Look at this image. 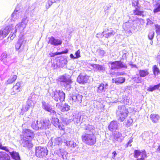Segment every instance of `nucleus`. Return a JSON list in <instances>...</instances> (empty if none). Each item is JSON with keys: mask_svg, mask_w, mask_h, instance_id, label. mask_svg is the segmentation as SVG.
<instances>
[{"mask_svg": "<svg viewBox=\"0 0 160 160\" xmlns=\"http://www.w3.org/2000/svg\"><path fill=\"white\" fill-rule=\"evenodd\" d=\"M62 122L64 124L67 125L70 122V120L66 118H63L62 119Z\"/></svg>", "mask_w": 160, "mask_h": 160, "instance_id": "13d9d810", "label": "nucleus"}, {"mask_svg": "<svg viewBox=\"0 0 160 160\" xmlns=\"http://www.w3.org/2000/svg\"><path fill=\"white\" fill-rule=\"evenodd\" d=\"M160 12V1H158L154 6L153 10L154 13H156Z\"/></svg>", "mask_w": 160, "mask_h": 160, "instance_id": "473e14b6", "label": "nucleus"}, {"mask_svg": "<svg viewBox=\"0 0 160 160\" xmlns=\"http://www.w3.org/2000/svg\"><path fill=\"white\" fill-rule=\"evenodd\" d=\"M108 85L107 83L105 85L103 83L101 84L98 88L97 92L99 93L105 92L108 88Z\"/></svg>", "mask_w": 160, "mask_h": 160, "instance_id": "4be33fe9", "label": "nucleus"}, {"mask_svg": "<svg viewBox=\"0 0 160 160\" xmlns=\"http://www.w3.org/2000/svg\"><path fill=\"white\" fill-rule=\"evenodd\" d=\"M81 113H79L76 115L73 119L74 123L77 124H81L82 121L81 119Z\"/></svg>", "mask_w": 160, "mask_h": 160, "instance_id": "b1692460", "label": "nucleus"}, {"mask_svg": "<svg viewBox=\"0 0 160 160\" xmlns=\"http://www.w3.org/2000/svg\"><path fill=\"white\" fill-rule=\"evenodd\" d=\"M32 102V101H27L26 105L23 107V109L25 111H27L33 105L34 103Z\"/></svg>", "mask_w": 160, "mask_h": 160, "instance_id": "c85d7f7f", "label": "nucleus"}, {"mask_svg": "<svg viewBox=\"0 0 160 160\" xmlns=\"http://www.w3.org/2000/svg\"><path fill=\"white\" fill-rule=\"evenodd\" d=\"M60 0H48V2L46 5V7L47 9L49 8L52 4L56 2L57 1H60Z\"/></svg>", "mask_w": 160, "mask_h": 160, "instance_id": "a19ab883", "label": "nucleus"}, {"mask_svg": "<svg viewBox=\"0 0 160 160\" xmlns=\"http://www.w3.org/2000/svg\"><path fill=\"white\" fill-rule=\"evenodd\" d=\"M52 115L51 121L48 119H43L37 120L36 122L35 121L32 122L31 124L32 128L36 131L42 130L43 132L40 133V135H44L45 134L46 135V130L50 127L51 123L56 127H58L60 128L61 123L59 122V120L56 117H54V115ZM54 116H55V115Z\"/></svg>", "mask_w": 160, "mask_h": 160, "instance_id": "f257e3e1", "label": "nucleus"}, {"mask_svg": "<svg viewBox=\"0 0 160 160\" xmlns=\"http://www.w3.org/2000/svg\"><path fill=\"white\" fill-rule=\"evenodd\" d=\"M48 151L46 147L38 146L35 148V155L39 158H45L48 155Z\"/></svg>", "mask_w": 160, "mask_h": 160, "instance_id": "423d86ee", "label": "nucleus"}, {"mask_svg": "<svg viewBox=\"0 0 160 160\" xmlns=\"http://www.w3.org/2000/svg\"><path fill=\"white\" fill-rule=\"evenodd\" d=\"M26 42V41L24 39L23 37L19 38L16 44V49L17 50L20 49L21 51L23 50L25 46Z\"/></svg>", "mask_w": 160, "mask_h": 160, "instance_id": "ddd939ff", "label": "nucleus"}, {"mask_svg": "<svg viewBox=\"0 0 160 160\" xmlns=\"http://www.w3.org/2000/svg\"><path fill=\"white\" fill-rule=\"evenodd\" d=\"M115 33V32L113 31H112L111 32H108L105 34V37L106 38H108L114 35Z\"/></svg>", "mask_w": 160, "mask_h": 160, "instance_id": "8fccbe9b", "label": "nucleus"}, {"mask_svg": "<svg viewBox=\"0 0 160 160\" xmlns=\"http://www.w3.org/2000/svg\"><path fill=\"white\" fill-rule=\"evenodd\" d=\"M82 96L81 95L76 94L72 97V100H82Z\"/></svg>", "mask_w": 160, "mask_h": 160, "instance_id": "a18cd8bd", "label": "nucleus"}, {"mask_svg": "<svg viewBox=\"0 0 160 160\" xmlns=\"http://www.w3.org/2000/svg\"><path fill=\"white\" fill-rule=\"evenodd\" d=\"M97 52L98 55L101 58L103 57L106 53V52L104 50L100 48L97 50Z\"/></svg>", "mask_w": 160, "mask_h": 160, "instance_id": "79ce46f5", "label": "nucleus"}, {"mask_svg": "<svg viewBox=\"0 0 160 160\" xmlns=\"http://www.w3.org/2000/svg\"><path fill=\"white\" fill-rule=\"evenodd\" d=\"M150 117L152 121L154 123H157L160 118V117L158 114H152L150 115Z\"/></svg>", "mask_w": 160, "mask_h": 160, "instance_id": "7c9ffc66", "label": "nucleus"}, {"mask_svg": "<svg viewBox=\"0 0 160 160\" xmlns=\"http://www.w3.org/2000/svg\"><path fill=\"white\" fill-rule=\"evenodd\" d=\"M160 87V83L158 84L155 85L154 86H150L149 87L148 90L149 91H152L155 89L158 88Z\"/></svg>", "mask_w": 160, "mask_h": 160, "instance_id": "c03bdc74", "label": "nucleus"}, {"mask_svg": "<svg viewBox=\"0 0 160 160\" xmlns=\"http://www.w3.org/2000/svg\"><path fill=\"white\" fill-rule=\"evenodd\" d=\"M154 32H150L148 35V37L149 39L152 40L154 36Z\"/></svg>", "mask_w": 160, "mask_h": 160, "instance_id": "6e6d98bb", "label": "nucleus"}, {"mask_svg": "<svg viewBox=\"0 0 160 160\" xmlns=\"http://www.w3.org/2000/svg\"><path fill=\"white\" fill-rule=\"evenodd\" d=\"M134 157L137 158L136 160H146L147 157L146 152L145 149L135 150L133 153Z\"/></svg>", "mask_w": 160, "mask_h": 160, "instance_id": "6e6552de", "label": "nucleus"}, {"mask_svg": "<svg viewBox=\"0 0 160 160\" xmlns=\"http://www.w3.org/2000/svg\"><path fill=\"white\" fill-rule=\"evenodd\" d=\"M147 22L146 27L147 28L148 25L151 26L153 23V22L149 19L148 18L147 19Z\"/></svg>", "mask_w": 160, "mask_h": 160, "instance_id": "5fc2aeb1", "label": "nucleus"}, {"mask_svg": "<svg viewBox=\"0 0 160 160\" xmlns=\"http://www.w3.org/2000/svg\"><path fill=\"white\" fill-rule=\"evenodd\" d=\"M132 5L133 6H134L136 8H139L140 6L138 4V0L137 1H132Z\"/></svg>", "mask_w": 160, "mask_h": 160, "instance_id": "603ef678", "label": "nucleus"}, {"mask_svg": "<svg viewBox=\"0 0 160 160\" xmlns=\"http://www.w3.org/2000/svg\"><path fill=\"white\" fill-rule=\"evenodd\" d=\"M38 95L35 94L33 93H32L30 94V96L28 97V100L38 99Z\"/></svg>", "mask_w": 160, "mask_h": 160, "instance_id": "49530a36", "label": "nucleus"}, {"mask_svg": "<svg viewBox=\"0 0 160 160\" xmlns=\"http://www.w3.org/2000/svg\"><path fill=\"white\" fill-rule=\"evenodd\" d=\"M17 78V76L15 75H13L11 76L7 81V84H11L14 82Z\"/></svg>", "mask_w": 160, "mask_h": 160, "instance_id": "c9c22d12", "label": "nucleus"}, {"mask_svg": "<svg viewBox=\"0 0 160 160\" xmlns=\"http://www.w3.org/2000/svg\"><path fill=\"white\" fill-rule=\"evenodd\" d=\"M113 141L114 142H120L124 138H122V134L118 131H116L113 133Z\"/></svg>", "mask_w": 160, "mask_h": 160, "instance_id": "2eb2a0df", "label": "nucleus"}, {"mask_svg": "<svg viewBox=\"0 0 160 160\" xmlns=\"http://www.w3.org/2000/svg\"><path fill=\"white\" fill-rule=\"evenodd\" d=\"M157 60L158 62L159 63V66H160V55L158 56L157 58Z\"/></svg>", "mask_w": 160, "mask_h": 160, "instance_id": "69168bd1", "label": "nucleus"}, {"mask_svg": "<svg viewBox=\"0 0 160 160\" xmlns=\"http://www.w3.org/2000/svg\"><path fill=\"white\" fill-rule=\"evenodd\" d=\"M68 52V50L66 49L65 51H62L60 52H56L54 53H52V54H51L50 55L51 57H53L58 55H60L63 54H66Z\"/></svg>", "mask_w": 160, "mask_h": 160, "instance_id": "37998d69", "label": "nucleus"}, {"mask_svg": "<svg viewBox=\"0 0 160 160\" xmlns=\"http://www.w3.org/2000/svg\"><path fill=\"white\" fill-rule=\"evenodd\" d=\"M68 61L67 59L66 58H63V59L60 61V63L61 64L60 65L61 67H63L66 65Z\"/></svg>", "mask_w": 160, "mask_h": 160, "instance_id": "de8ad7c7", "label": "nucleus"}, {"mask_svg": "<svg viewBox=\"0 0 160 160\" xmlns=\"http://www.w3.org/2000/svg\"><path fill=\"white\" fill-rule=\"evenodd\" d=\"M125 80V78L123 77H120L118 78H113L112 79V81L113 82H114L115 83L117 84H121L124 82Z\"/></svg>", "mask_w": 160, "mask_h": 160, "instance_id": "cd10ccee", "label": "nucleus"}, {"mask_svg": "<svg viewBox=\"0 0 160 160\" xmlns=\"http://www.w3.org/2000/svg\"><path fill=\"white\" fill-rule=\"evenodd\" d=\"M53 142L54 143L55 145H60L62 143V139L60 137L57 138L54 140Z\"/></svg>", "mask_w": 160, "mask_h": 160, "instance_id": "58836bf2", "label": "nucleus"}, {"mask_svg": "<svg viewBox=\"0 0 160 160\" xmlns=\"http://www.w3.org/2000/svg\"><path fill=\"white\" fill-rule=\"evenodd\" d=\"M139 8H136L135 9L133 10V13L135 15H137L138 16H143V11L140 10Z\"/></svg>", "mask_w": 160, "mask_h": 160, "instance_id": "f704fd0d", "label": "nucleus"}, {"mask_svg": "<svg viewBox=\"0 0 160 160\" xmlns=\"http://www.w3.org/2000/svg\"><path fill=\"white\" fill-rule=\"evenodd\" d=\"M13 26L12 25L6 27L4 29L0 30V39L6 37L9 33L13 30Z\"/></svg>", "mask_w": 160, "mask_h": 160, "instance_id": "9d476101", "label": "nucleus"}, {"mask_svg": "<svg viewBox=\"0 0 160 160\" xmlns=\"http://www.w3.org/2000/svg\"><path fill=\"white\" fill-rule=\"evenodd\" d=\"M128 113V109L124 105L119 106L116 112L118 120L121 122H123L127 117Z\"/></svg>", "mask_w": 160, "mask_h": 160, "instance_id": "7ed1b4c3", "label": "nucleus"}, {"mask_svg": "<svg viewBox=\"0 0 160 160\" xmlns=\"http://www.w3.org/2000/svg\"><path fill=\"white\" fill-rule=\"evenodd\" d=\"M0 160H10L9 155L4 152H0Z\"/></svg>", "mask_w": 160, "mask_h": 160, "instance_id": "bb28decb", "label": "nucleus"}, {"mask_svg": "<svg viewBox=\"0 0 160 160\" xmlns=\"http://www.w3.org/2000/svg\"><path fill=\"white\" fill-rule=\"evenodd\" d=\"M61 84L63 85L67 90L69 91L72 88V84L73 83L69 78H67L64 76H61L59 78Z\"/></svg>", "mask_w": 160, "mask_h": 160, "instance_id": "0eeeda50", "label": "nucleus"}, {"mask_svg": "<svg viewBox=\"0 0 160 160\" xmlns=\"http://www.w3.org/2000/svg\"><path fill=\"white\" fill-rule=\"evenodd\" d=\"M124 73L123 72H119L117 73V75L118 76L122 75L124 74Z\"/></svg>", "mask_w": 160, "mask_h": 160, "instance_id": "774afa93", "label": "nucleus"}, {"mask_svg": "<svg viewBox=\"0 0 160 160\" xmlns=\"http://www.w3.org/2000/svg\"><path fill=\"white\" fill-rule=\"evenodd\" d=\"M9 154L13 159L14 160H21L20 157L18 152L13 151L9 152Z\"/></svg>", "mask_w": 160, "mask_h": 160, "instance_id": "5701e85b", "label": "nucleus"}, {"mask_svg": "<svg viewBox=\"0 0 160 160\" xmlns=\"http://www.w3.org/2000/svg\"><path fill=\"white\" fill-rule=\"evenodd\" d=\"M132 79L137 83L141 82L142 81L141 77L138 74H136L135 77H133Z\"/></svg>", "mask_w": 160, "mask_h": 160, "instance_id": "e433bc0d", "label": "nucleus"}, {"mask_svg": "<svg viewBox=\"0 0 160 160\" xmlns=\"http://www.w3.org/2000/svg\"><path fill=\"white\" fill-rule=\"evenodd\" d=\"M132 142V139H130L129 140L128 142L126 144V146L127 147H128V146L131 147L132 146V145L131 143Z\"/></svg>", "mask_w": 160, "mask_h": 160, "instance_id": "e2e57ef3", "label": "nucleus"}, {"mask_svg": "<svg viewBox=\"0 0 160 160\" xmlns=\"http://www.w3.org/2000/svg\"><path fill=\"white\" fill-rule=\"evenodd\" d=\"M1 150H2L5 151L7 152H9V148H8V147L7 146H3L2 148L0 149Z\"/></svg>", "mask_w": 160, "mask_h": 160, "instance_id": "bf43d9fd", "label": "nucleus"}, {"mask_svg": "<svg viewBox=\"0 0 160 160\" xmlns=\"http://www.w3.org/2000/svg\"><path fill=\"white\" fill-rule=\"evenodd\" d=\"M70 107L67 104L65 103L64 105L61 107V110L62 112L68 111L70 109Z\"/></svg>", "mask_w": 160, "mask_h": 160, "instance_id": "4c0bfd02", "label": "nucleus"}, {"mask_svg": "<svg viewBox=\"0 0 160 160\" xmlns=\"http://www.w3.org/2000/svg\"><path fill=\"white\" fill-rule=\"evenodd\" d=\"M112 158L113 159H114L115 157L117 154L116 151H114V152H113L112 153Z\"/></svg>", "mask_w": 160, "mask_h": 160, "instance_id": "0e129e2a", "label": "nucleus"}, {"mask_svg": "<svg viewBox=\"0 0 160 160\" xmlns=\"http://www.w3.org/2000/svg\"><path fill=\"white\" fill-rule=\"evenodd\" d=\"M89 77L84 74H81L77 78V81L80 84L86 83Z\"/></svg>", "mask_w": 160, "mask_h": 160, "instance_id": "f3484780", "label": "nucleus"}, {"mask_svg": "<svg viewBox=\"0 0 160 160\" xmlns=\"http://www.w3.org/2000/svg\"><path fill=\"white\" fill-rule=\"evenodd\" d=\"M64 143L68 148H74L77 145L73 141H68L66 139L64 140Z\"/></svg>", "mask_w": 160, "mask_h": 160, "instance_id": "393cba45", "label": "nucleus"}, {"mask_svg": "<svg viewBox=\"0 0 160 160\" xmlns=\"http://www.w3.org/2000/svg\"><path fill=\"white\" fill-rule=\"evenodd\" d=\"M1 61L6 65H8L12 63L13 60L11 58V55L6 52L3 53L2 55Z\"/></svg>", "mask_w": 160, "mask_h": 160, "instance_id": "9b49d317", "label": "nucleus"}, {"mask_svg": "<svg viewBox=\"0 0 160 160\" xmlns=\"http://www.w3.org/2000/svg\"><path fill=\"white\" fill-rule=\"evenodd\" d=\"M156 33L160 35V25L158 24L155 25Z\"/></svg>", "mask_w": 160, "mask_h": 160, "instance_id": "09e8293b", "label": "nucleus"}, {"mask_svg": "<svg viewBox=\"0 0 160 160\" xmlns=\"http://www.w3.org/2000/svg\"><path fill=\"white\" fill-rule=\"evenodd\" d=\"M80 51L79 50H78L75 53V55H76V58H80L81 56L80 55Z\"/></svg>", "mask_w": 160, "mask_h": 160, "instance_id": "680f3d73", "label": "nucleus"}, {"mask_svg": "<svg viewBox=\"0 0 160 160\" xmlns=\"http://www.w3.org/2000/svg\"><path fill=\"white\" fill-rule=\"evenodd\" d=\"M19 9L17 8L15 10L13 13L12 14V19L13 20H15L18 17V13Z\"/></svg>", "mask_w": 160, "mask_h": 160, "instance_id": "72a5a7b5", "label": "nucleus"}, {"mask_svg": "<svg viewBox=\"0 0 160 160\" xmlns=\"http://www.w3.org/2000/svg\"><path fill=\"white\" fill-rule=\"evenodd\" d=\"M56 152L60 157L62 158L63 159H67L68 153L64 149H59Z\"/></svg>", "mask_w": 160, "mask_h": 160, "instance_id": "6ab92c4d", "label": "nucleus"}, {"mask_svg": "<svg viewBox=\"0 0 160 160\" xmlns=\"http://www.w3.org/2000/svg\"><path fill=\"white\" fill-rule=\"evenodd\" d=\"M28 20L27 18H23L21 23H19L16 25L15 27V30L13 33L12 34H11L8 37L11 40L13 39L16 35L14 33V32H18L20 33H22L23 32L24 29L26 28V25L28 22Z\"/></svg>", "mask_w": 160, "mask_h": 160, "instance_id": "39448f33", "label": "nucleus"}, {"mask_svg": "<svg viewBox=\"0 0 160 160\" xmlns=\"http://www.w3.org/2000/svg\"><path fill=\"white\" fill-rule=\"evenodd\" d=\"M132 120L131 119H129L128 120L126 123V126L127 127H129L132 123Z\"/></svg>", "mask_w": 160, "mask_h": 160, "instance_id": "052dcab7", "label": "nucleus"}, {"mask_svg": "<svg viewBox=\"0 0 160 160\" xmlns=\"http://www.w3.org/2000/svg\"><path fill=\"white\" fill-rule=\"evenodd\" d=\"M139 74L140 76L142 77H144L148 75L149 74V72L147 70H140L139 71Z\"/></svg>", "mask_w": 160, "mask_h": 160, "instance_id": "ea45409f", "label": "nucleus"}, {"mask_svg": "<svg viewBox=\"0 0 160 160\" xmlns=\"http://www.w3.org/2000/svg\"><path fill=\"white\" fill-rule=\"evenodd\" d=\"M81 138L83 142L89 146L93 145L96 142V138L94 134L82 133Z\"/></svg>", "mask_w": 160, "mask_h": 160, "instance_id": "20e7f679", "label": "nucleus"}, {"mask_svg": "<svg viewBox=\"0 0 160 160\" xmlns=\"http://www.w3.org/2000/svg\"><path fill=\"white\" fill-rule=\"evenodd\" d=\"M153 71L155 75L158 74L159 72V70L156 65H155L153 67Z\"/></svg>", "mask_w": 160, "mask_h": 160, "instance_id": "3c124183", "label": "nucleus"}, {"mask_svg": "<svg viewBox=\"0 0 160 160\" xmlns=\"http://www.w3.org/2000/svg\"><path fill=\"white\" fill-rule=\"evenodd\" d=\"M90 66L95 69L94 71L96 70L103 72L105 70L104 68L102 66L99 64H90Z\"/></svg>", "mask_w": 160, "mask_h": 160, "instance_id": "a878e982", "label": "nucleus"}, {"mask_svg": "<svg viewBox=\"0 0 160 160\" xmlns=\"http://www.w3.org/2000/svg\"><path fill=\"white\" fill-rule=\"evenodd\" d=\"M104 36L105 37L104 32H102V33H98L96 35V37L98 38H102Z\"/></svg>", "mask_w": 160, "mask_h": 160, "instance_id": "4d7b16f0", "label": "nucleus"}, {"mask_svg": "<svg viewBox=\"0 0 160 160\" xmlns=\"http://www.w3.org/2000/svg\"><path fill=\"white\" fill-rule=\"evenodd\" d=\"M120 124L117 121H113L110 122L108 125L109 130L112 132L115 131L116 130H119Z\"/></svg>", "mask_w": 160, "mask_h": 160, "instance_id": "4468645a", "label": "nucleus"}, {"mask_svg": "<svg viewBox=\"0 0 160 160\" xmlns=\"http://www.w3.org/2000/svg\"><path fill=\"white\" fill-rule=\"evenodd\" d=\"M20 83L18 82L15 85L13 86L12 89L14 91L12 92L11 93L12 95H14L15 93H16L20 91Z\"/></svg>", "mask_w": 160, "mask_h": 160, "instance_id": "c756f323", "label": "nucleus"}, {"mask_svg": "<svg viewBox=\"0 0 160 160\" xmlns=\"http://www.w3.org/2000/svg\"><path fill=\"white\" fill-rule=\"evenodd\" d=\"M54 97L59 100H64L65 98V94L62 91L60 90L57 91L54 94ZM55 100H57L55 99Z\"/></svg>", "mask_w": 160, "mask_h": 160, "instance_id": "a211bd4d", "label": "nucleus"}, {"mask_svg": "<svg viewBox=\"0 0 160 160\" xmlns=\"http://www.w3.org/2000/svg\"><path fill=\"white\" fill-rule=\"evenodd\" d=\"M70 57L71 58H72V59H77V58H76V57H75L72 54H71L70 55Z\"/></svg>", "mask_w": 160, "mask_h": 160, "instance_id": "338daca9", "label": "nucleus"}, {"mask_svg": "<svg viewBox=\"0 0 160 160\" xmlns=\"http://www.w3.org/2000/svg\"><path fill=\"white\" fill-rule=\"evenodd\" d=\"M120 102L122 103L123 102L124 104L128 105H130L132 103V101H121Z\"/></svg>", "mask_w": 160, "mask_h": 160, "instance_id": "864d4df0", "label": "nucleus"}, {"mask_svg": "<svg viewBox=\"0 0 160 160\" xmlns=\"http://www.w3.org/2000/svg\"><path fill=\"white\" fill-rule=\"evenodd\" d=\"M142 139L144 140H148L150 138V134L148 132H145L141 136Z\"/></svg>", "mask_w": 160, "mask_h": 160, "instance_id": "2f4dec72", "label": "nucleus"}, {"mask_svg": "<svg viewBox=\"0 0 160 160\" xmlns=\"http://www.w3.org/2000/svg\"><path fill=\"white\" fill-rule=\"evenodd\" d=\"M42 107L46 111L49 112L51 115L56 116V112L52 110V107L48 102L45 101L42 102Z\"/></svg>", "mask_w": 160, "mask_h": 160, "instance_id": "f8f14e48", "label": "nucleus"}, {"mask_svg": "<svg viewBox=\"0 0 160 160\" xmlns=\"http://www.w3.org/2000/svg\"><path fill=\"white\" fill-rule=\"evenodd\" d=\"M131 24L129 22H126L123 25V28L126 32L129 34H131L132 32L130 30V28L131 27Z\"/></svg>", "mask_w": 160, "mask_h": 160, "instance_id": "412c9836", "label": "nucleus"}, {"mask_svg": "<svg viewBox=\"0 0 160 160\" xmlns=\"http://www.w3.org/2000/svg\"><path fill=\"white\" fill-rule=\"evenodd\" d=\"M22 133L23 136L22 142V146L28 149L31 148L33 146L31 140L33 139L35 137L33 131L25 128L23 129Z\"/></svg>", "mask_w": 160, "mask_h": 160, "instance_id": "f03ea898", "label": "nucleus"}, {"mask_svg": "<svg viewBox=\"0 0 160 160\" xmlns=\"http://www.w3.org/2000/svg\"><path fill=\"white\" fill-rule=\"evenodd\" d=\"M48 39V43L54 46L60 45L62 43V41L60 39L55 38L52 36L49 38Z\"/></svg>", "mask_w": 160, "mask_h": 160, "instance_id": "dca6fc26", "label": "nucleus"}, {"mask_svg": "<svg viewBox=\"0 0 160 160\" xmlns=\"http://www.w3.org/2000/svg\"><path fill=\"white\" fill-rule=\"evenodd\" d=\"M85 131L82 133H88L89 134H94V127L93 125L90 124L85 125Z\"/></svg>", "mask_w": 160, "mask_h": 160, "instance_id": "aec40b11", "label": "nucleus"}, {"mask_svg": "<svg viewBox=\"0 0 160 160\" xmlns=\"http://www.w3.org/2000/svg\"><path fill=\"white\" fill-rule=\"evenodd\" d=\"M108 64L111 65V69L112 70L120 69L122 68H127V65L125 63H123L121 61L114 62L110 61L108 62Z\"/></svg>", "mask_w": 160, "mask_h": 160, "instance_id": "1a4fd4ad", "label": "nucleus"}]
</instances>
